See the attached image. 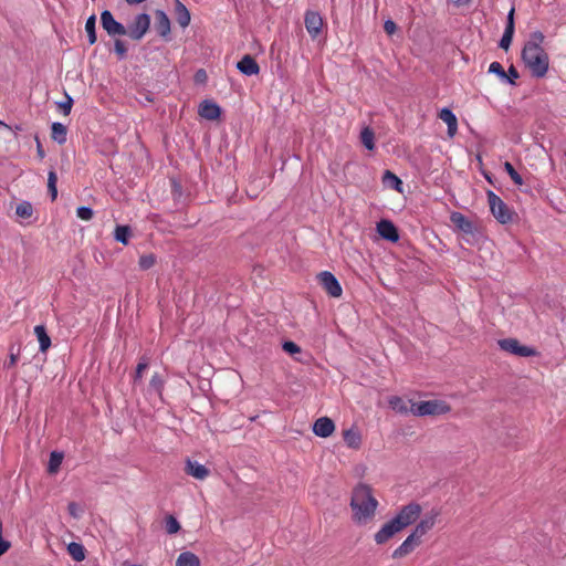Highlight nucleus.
<instances>
[{
	"instance_id": "obj_36",
	"label": "nucleus",
	"mask_w": 566,
	"mask_h": 566,
	"mask_svg": "<svg viewBox=\"0 0 566 566\" xmlns=\"http://www.w3.org/2000/svg\"><path fill=\"white\" fill-rule=\"evenodd\" d=\"M504 169L505 171L509 174V176L511 177V179L513 180V182L517 186H522L523 185V178L521 177V175L515 170V168L513 167V165L509 161H505L504 163Z\"/></svg>"
},
{
	"instance_id": "obj_32",
	"label": "nucleus",
	"mask_w": 566,
	"mask_h": 566,
	"mask_svg": "<svg viewBox=\"0 0 566 566\" xmlns=\"http://www.w3.org/2000/svg\"><path fill=\"white\" fill-rule=\"evenodd\" d=\"M374 139H375V134H374L373 129H370L369 127H365L360 133V142L363 143V145L367 149L373 150L375 148Z\"/></svg>"
},
{
	"instance_id": "obj_11",
	"label": "nucleus",
	"mask_w": 566,
	"mask_h": 566,
	"mask_svg": "<svg viewBox=\"0 0 566 566\" xmlns=\"http://www.w3.org/2000/svg\"><path fill=\"white\" fill-rule=\"evenodd\" d=\"M305 28L308 34L315 39L322 31L323 18L315 11H307L304 19Z\"/></svg>"
},
{
	"instance_id": "obj_40",
	"label": "nucleus",
	"mask_w": 566,
	"mask_h": 566,
	"mask_svg": "<svg viewBox=\"0 0 566 566\" xmlns=\"http://www.w3.org/2000/svg\"><path fill=\"white\" fill-rule=\"evenodd\" d=\"M180 530V524L172 515L166 518V531L168 534H176Z\"/></svg>"
},
{
	"instance_id": "obj_3",
	"label": "nucleus",
	"mask_w": 566,
	"mask_h": 566,
	"mask_svg": "<svg viewBox=\"0 0 566 566\" xmlns=\"http://www.w3.org/2000/svg\"><path fill=\"white\" fill-rule=\"evenodd\" d=\"M450 405L442 399L411 402L410 412L417 417L441 416L450 412Z\"/></svg>"
},
{
	"instance_id": "obj_46",
	"label": "nucleus",
	"mask_w": 566,
	"mask_h": 566,
	"mask_svg": "<svg viewBox=\"0 0 566 566\" xmlns=\"http://www.w3.org/2000/svg\"><path fill=\"white\" fill-rule=\"evenodd\" d=\"M283 349L285 353L290 355H294L301 352V348L297 344L294 342L287 340L283 343Z\"/></svg>"
},
{
	"instance_id": "obj_22",
	"label": "nucleus",
	"mask_w": 566,
	"mask_h": 566,
	"mask_svg": "<svg viewBox=\"0 0 566 566\" xmlns=\"http://www.w3.org/2000/svg\"><path fill=\"white\" fill-rule=\"evenodd\" d=\"M343 438L348 448L358 449L361 444V434L356 429H347L343 432Z\"/></svg>"
},
{
	"instance_id": "obj_53",
	"label": "nucleus",
	"mask_w": 566,
	"mask_h": 566,
	"mask_svg": "<svg viewBox=\"0 0 566 566\" xmlns=\"http://www.w3.org/2000/svg\"><path fill=\"white\" fill-rule=\"evenodd\" d=\"M17 361H18V355L11 352L9 361L6 364V367L9 368V367L15 365Z\"/></svg>"
},
{
	"instance_id": "obj_7",
	"label": "nucleus",
	"mask_w": 566,
	"mask_h": 566,
	"mask_svg": "<svg viewBox=\"0 0 566 566\" xmlns=\"http://www.w3.org/2000/svg\"><path fill=\"white\" fill-rule=\"evenodd\" d=\"M501 349L514 354L520 357H531L536 355V350L532 347L521 345L515 338H504L499 340Z\"/></svg>"
},
{
	"instance_id": "obj_2",
	"label": "nucleus",
	"mask_w": 566,
	"mask_h": 566,
	"mask_svg": "<svg viewBox=\"0 0 566 566\" xmlns=\"http://www.w3.org/2000/svg\"><path fill=\"white\" fill-rule=\"evenodd\" d=\"M543 41L542 32H533L522 50V60L535 77H544L549 66L548 54L542 48Z\"/></svg>"
},
{
	"instance_id": "obj_54",
	"label": "nucleus",
	"mask_w": 566,
	"mask_h": 566,
	"mask_svg": "<svg viewBox=\"0 0 566 566\" xmlns=\"http://www.w3.org/2000/svg\"><path fill=\"white\" fill-rule=\"evenodd\" d=\"M449 1L457 7L468 6L471 2V0H449Z\"/></svg>"
},
{
	"instance_id": "obj_52",
	"label": "nucleus",
	"mask_w": 566,
	"mask_h": 566,
	"mask_svg": "<svg viewBox=\"0 0 566 566\" xmlns=\"http://www.w3.org/2000/svg\"><path fill=\"white\" fill-rule=\"evenodd\" d=\"M195 78L197 82L203 83L207 78V74H206L205 70H198L195 75Z\"/></svg>"
},
{
	"instance_id": "obj_41",
	"label": "nucleus",
	"mask_w": 566,
	"mask_h": 566,
	"mask_svg": "<svg viewBox=\"0 0 566 566\" xmlns=\"http://www.w3.org/2000/svg\"><path fill=\"white\" fill-rule=\"evenodd\" d=\"M489 72L496 74L502 81L507 77V74L499 62H492L489 66Z\"/></svg>"
},
{
	"instance_id": "obj_14",
	"label": "nucleus",
	"mask_w": 566,
	"mask_h": 566,
	"mask_svg": "<svg viewBox=\"0 0 566 566\" xmlns=\"http://www.w3.org/2000/svg\"><path fill=\"white\" fill-rule=\"evenodd\" d=\"M334 430L335 424L328 417H321L313 424V432L317 437L327 438L334 432Z\"/></svg>"
},
{
	"instance_id": "obj_55",
	"label": "nucleus",
	"mask_w": 566,
	"mask_h": 566,
	"mask_svg": "<svg viewBox=\"0 0 566 566\" xmlns=\"http://www.w3.org/2000/svg\"><path fill=\"white\" fill-rule=\"evenodd\" d=\"M126 1H127V3H129V4H133V3H142V2H144L145 0H126Z\"/></svg>"
},
{
	"instance_id": "obj_17",
	"label": "nucleus",
	"mask_w": 566,
	"mask_h": 566,
	"mask_svg": "<svg viewBox=\"0 0 566 566\" xmlns=\"http://www.w3.org/2000/svg\"><path fill=\"white\" fill-rule=\"evenodd\" d=\"M221 109L220 107L210 101H203L199 106V115L202 118L214 120L220 117Z\"/></svg>"
},
{
	"instance_id": "obj_31",
	"label": "nucleus",
	"mask_w": 566,
	"mask_h": 566,
	"mask_svg": "<svg viewBox=\"0 0 566 566\" xmlns=\"http://www.w3.org/2000/svg\"><path fill=\"white\" fill-rule=\"evenodd\" d=\"M130 234L132 230L128 226H117L114 231L115 240L125 245L128 244Z\"/></svg>"
},
{
	"instance_id": "obj_29",
	"label": "nucleus",
	"mask_w": 566,
	"mask_h": 566,
	"mask_svg": "<svg viewBox=\"0 0 566 566\" xmlns=\"http://www.w3.org/2000/svg\"><path fill=\"white\" fill-rule=\"evenodd\" d=\"M67 552L72 556V558L76 562H82L85 559V549L82 544L78 543H70L67 546Z\"/></svg>"
},
{
	"instance_id": "obj_51",
	"label": "nucleus",
	"mask_w": 566,
	"mask_h": 566,
	"mask_svg": "<svg viewBox=\"0 0 566 566\" xmlns=\"http://www.w3.org/2000/svg\"><path fill=\"white\" fill-rule=\"evenodd\" d=\"M67 507H69V512H70V514H71L73 517H76V518H77V517L80 516V514H78V506H77V504H76V503L72 502V503H70V504H69V506H67Z\"/></svg>"
},
{
	"instance_id": "obj_24",
	"label": "nucleus",
	"mask_w": 566,
	"mask_h": 566,
	"mask_svg": "<svg viewBox=\"0 0 566 566\" xmlns=\"http://www.w3.org/2000/svg\"><path fill=\"white\" fill-rule=\"evenodd\" d=\"M34 334L40 344V352L45 353L51 346V338L46 333V329L43 325H36L34 327Z\"/></svg>"
},
{
	"instance_id": "obj_49",
	"label": "nucleus",
	"mask_w": 566,
	"mask_h": 566,
	"mask_svg": "<svg viewBox=\"0 0 566 566\" xmlns=\"http://www.w3.org/2000/svg\"><path fill=\"white\" fill-rule=\"evenodd\" d=\"M11 544L9 541H6L3 537L0 538V556H2L9 548Z\"/></svg>"
},
{
	"instance_id": "obj_45",
	"label": "nucleus",
	"mask_w": 566,
	"mask_h": 566,
	"mask_svg": "<svg viewBox=\"0 0 566 566\" xmlns=\"http://www.w3.org/2000/svg\"><path fill=\"white\" fill-rule=\"evenodd\" d=\"M155 256L153 254L143 255L139 259V266L143 270L150 269L155 264Z\"/></svg>"
},
{
	"instance_id": "obj_8",
	"label": "nucleus",
	"mask_w": 566,
	"mask_h": 566,
	"mask_svg": "<svg viewBox=\"0 0 566 566\" xmlns=\"http://www.w3.org/2000/svg\"><path fill=\"white\" fill-rule=\"evenodd\" d=\"M101 23L109 36L126 35V27L116 21L111 11L104 10L101 13Z\"/></svg>"
},
{
	"instance_id": "obj_39",
	"label": "nucleus",
	"mask_w": 566,
	"mask_h": 566,
	"mask_svg": "<svg viewBox=\"0 0 566 566\" xmlns=\"http://www.w3.org/2000/svg\"><path fill=\"white\" fill-rule=\"evenodd\" d=\"M513 34H514V30H512L511 28L504 30V33H503L500 44H499L501 49L507 50L510 48V45L512 43Z\"/></svg>"
},
{
	"instance_id": "obj_57",
	"label": "nucleus",
	"mask_w": 566,
	"mask_h": 566,
	"mask_svg": "<svg viewBox=\"0 0 566 566\" xmlns=\"http://www.w3.org/2000/svg\"><path fill=\"white\" fill-rule=\"evenodd\" d=\"M38 153H39V155H40L41 157H43V155H44V154H43V150L41 149V147H40V146H39V148H38Z\"/></svg>"
},
{
	"instance_id": "obj_37",
	"label": "nucleus",
	"mask_w": 566,
	"mask_h": 566,
	"mask_svg": "<svg viewBox=\"0 0 566 566\" xmlns=\"http://www.w3.org/2000/svg\"><path fill=\"white\" fill-rule=\"evenodd\" d=\"M57 177L54 171H50L48 176V189L51 195L52 200L56 199L57 189H56Z\"/></svg>"
},
{
	"instance_id": "obj_50",
	"label": "nucleus",
	"mask_w": 566,
	"mask_h": 566,
	"mask_svg": "<svg viewBox=\"0 0 566 566\" xmlns=\"http://www.w3.org/2000/svg\"><path fill=\"white\" fill-rule=\"evenodd\" d=\"M514 30V9L512 8L507 14V22L505 29Z\"/></svg>"
},
{
	"instance_id": "obj_26",
	"label": "nucleus",
	"mask_w": 566,
	"mask_h": 566,
	"mask_svg": "<svg viewBox=\"0 0 566 566\" xmlns=\"http://www.w3.org/2000/svg\"><path fill=\"white\" fill-rule=\"evenodd\" d=\"M382 184L390 189L402 191V181L390 170H386L382 176Z\"/></svg>"
},
{
	"instance_id": "obj_18",
	"label": "nucleus",
	"mask_w": 566,
	"mask_h": 566,
	"mask_svg": "<svg viewBox=\"0 0 566 566\" xmlns=\"http://www.w3.org/2000/svg\"><path fill=\"white\" fill-rule=\"evenodd\" d=\"M185 471L197 480H205L209 475V470L197 461L187 460Z\"/></svg>"
},
{
	"instance_id": "obj_35",
	"label": "nucleus",
	"mask_w": 566,
	"mask_h": 566,
	"mask_svg": "<svg viewBox=\"0 0 566 566\" xmlns=\"http://www.w3.org/2000/svg\"><path fill=\"white\" fill-rule=\"evenodd\" d=\"M63 460V454L60 452H52L49 460V467L48 470L50 473H55Z\"/></svg>"
},
{
	"instance_id": "obj_5",
	"label": "nucleus",
	"mask_w": 566,
	"mask_h": 566,
	"mask_svg": "<svg viewBox=\"0 0 566 566\" xmlns=\"http://www.w3.org/2000/svg\"><path fill=\"white\" fill-rule=\"evenodd\" d=\"M421 505L411 502L407 505H403L398 513L396 514L392 520L395 523L399 526V528L402 531L403 528L408 527L409 525L413 524L421 515Z\"/></svg>"
},
{
	"instance_id": "obj_38",
	"label": "nucleus",
	"mask_w": 566,
	"mask_h": 566,
	"mask_svg": "<svg viewBox=\"0 0 566 566\" xmlns=\"http://www.w3.org/2000/svg\"><path fill=\"white\" fill-rule=\"evenodd\" d=\"M147 367H148V359L146 357H142L136 367L134 384L142 380L143 373L147 369Z\"/></svg>"
},
{
	"instance_id": "obj_25",
	"label": "nucleus",
	"mask_w": 566,
	"mask_h": 566,
	"mask_svg": "<svg viewBox=\"0 0 566 566\" xmlns=\"http://www.w3.org/2000/svg\"><path fill=\"white\" fill-rule=\"evenodd\" d=\"M199 557L191 552H182L176 559V566H200Z\"/></svg>"
},
{
	"instance_id": "obj_9",
	"label": "nucleus",
	"mask_w": 566,
	"mask_h": 566,
	"mask_svg": "<svg viewBox=\"0 0 566 566\" xmlns=\"http://www.w3.org/2000/svg\"><path fill=\"white\" fill-rule=\"evenodd\" d=\"M440 515V511L432 509L430 512L426 513L422 518L418 522L412 533L421 539L422 536H424L429 531H431L437 520Z\"/></svg>"
},
{
	"instance_id": "obj_43",
	"label": "nucleus",
	"mask_w": 566,
	"mask_h": 566,
	"mask_svg": "<svg viewBox=\"0 0 566 566\" xmlns=\"http://www.w3.org/2000/svg\"><path fill=\"white\" fill-rule=\"evenodd\" d=\"M72 105L73 98L69 94H65V101L57 103V107L62 111L64 115H69L71 113Z\"/></svg>"
},
{
	"instance_id": "obj_1",
	"label": "nucleus",
	"mask_w": 566,
	"mask_h": 566,
	"mask_svg": "<svg viewBox=\"0 0 566 566\" xmlns=\"http://www.w3.org/2000/svg\"><path fill=\"white\" fill-rule=\"evenodd\" d=\"M349 505L353 522L363 526L374 521L379 503L373 489L367 484L359 483L352 492Z\"/></svg>"
},
{
	"instance_id": "obj_13",
	"label": "nucleus",
	"mask_w": 566,
	"mask_h": 566,
	"mask_svg": "<svg viewBox=\"0 0 566 566\" xmlns=\"http://www.w3.org/2000/svg\"><path fill=\"white\" fill-rule=\"evenodd\" d=\"M421 539L418 538L413 533H411L402 543L400 546H398L394 553V558H401L409 553H411L419 544Z\"/></svg>"
},
{
	"instance_id": "obj_44",
	"label": "nucleus",
	"mask_w": 566,
	"mask_h": 566,
	"mask_svg": "<svg viewBox=\"0 0 566 566\" xmlns=\"http://www.w3.org/2000/svg\"><path fill=\"white\" fill-rule=\"evenodd\" d=\"M114 51L119 59H124L127 53V46L124 41L116 39L114 41Z\"/></svg>"
},
{
	"instance_id": "obj_6",
	"label": "nucleus",
	"mask_w": 566,
	"mask_h": 566,
	"mask_svg": "<svg viewBox=\"0 0 566 566\" xmlns=\"http://www.w3.org/2000/svg\"><path fill=\"white\" fill-rule=\"evenodd\" d=\"M150 27V17L147 13H139L126 28L127 34L133 40L139 41L144 38Z\"/></svg>"
},
{
	"instance_id": "obj_33",
	"label": "nucleus",
	"mask_w": 566,
	"mask_h": 566,
	"mask_svg": "<svg viewBox=\"0 0 566 566\" xmlns=\"http://www.w3.org/2000/svg\"><path fill=\"white\" fill-rule=\"evenodd\" d=\"M164 385L165 379L158 373H155L149 381V390L160 396Z\"/></svg>"
},
{
	"instance_id": "obj_47",
	"label": "nucleus",
	"mask_w": 566,
	"mask_h": 566,
	"mask_svg": "<svg viewBox=\"0 0 566 566\" xmlns=\"http://www.w3.org/2000/svg\"><path fill=\"white\" fill-rule=\"evenodd\" d=\"M384 30L388 35H392L397 30V25L392 20H386L384 23Z\"/></svg>"
},
{
	"instance_id": "obj_34",
	"label": "nucleus",
	"mask_w": 566,
	"mask_h": 566,
	"mask_svg": "<svg viewBox=\"0 0 566 566\" xmlns=\"http://www.w3.org/2000/svg\"><path fill=\"white\" fill-rule=\"evenodd\" d=\"M17 216H19L22 219H28L33 213L32 205L28 201H23L17 206L15 209Z\"/></svg>"
},
{
	"instance_id": "obj_27",
	"label": "nucleus",
	"mask_w": 566,
	"mask_h": 566,
	"mask_svg": "<svg viewBox=\"0 0 566 566\" xmlns=\"http://www.w3.org/2000/svg\"><path fill=\"white\" fill-rule=\"evenodd\" d=\"M52 138L57 142L60 145L64 144L66 142V127L61 123H53L52 124Z\"/></svg>"
},
{
	"instance_id": "obj_15",
	"label": "nucleus",
	"mask_w": 566,
	"mask_h": 566,
	"mask_svg": "<svg viewBox=\"0 0 566 566\" xmlns=\"http://www.w3.org/2000/svg\"><path fill=\"white\" fill-rule=\"evenodd\" d=\"M377 231L379 235L390 242H396L399 239L398 231L394 223L389 220H381L377 223Z\"/></svg>"
},
{
	"instance_id": "obj_20",
	"label": "nucleus",
	"mask_w": 566,
	"mask_h": 566,
	"mask_svg": "<svg viewBox=\"0 0 566 566\" xmlns=\"http://www.w3.org/2000/svg\"><path fill=\"white\" fill-rule=\"evenodd\" d=\"M175 17L181 28H187L191 20L189 10L179 0H175Z\"/></svg>"
},
{
	"instance_id": "obj_4",
	"label": "nucleus",
	"mask_w": 566,
	"mask_h": 566,
	"mask_svg": "<svg viewBox=\"0 0 566 566\" xmlns=\"http://www.w3.org/2000/svg\"><path fill=\"white\" fill-rule=\"evenodd\" d=\"M488 202L493 217L502 224L513 220L514 212L493 191H488Z\"/></svg>"
},
{
	"instance_id": "obj_42",
	"label": "nucleus",
	"mask_w": 566,
	"mask_h": 566,
	"mask_svg": "<svg viewBox=\"0 0 566 566\" xmlns=\"http://www.w3.org/2000/svg\"><path fill=\"white\" fill-rule=\"evenodd\" d=\"M76 216L84 221H90L93 218L94 212L90 207L82 206L77 208Z\"/></svg>"
},
{
	"instance_id": "obj_30",
	"label": "nucleus",
	"mask_w": 566,
	"mask_h": 566,
	"mask_svg": "<svg viewBox=\"0 0 566 566\" xmlns=\"http://www.w3.org/2000/svg\"><path fill=\"white\" fill-rule=\"evenodd\" d=\"M85 31L87 33L88 43L92 45L96 42V17L92 14L85 23Z\"/></svg>"
},
{
	"instance_id": "obj_16",
	"label": "nucleus",
	"mask_w": 566,
	"mask_h": 566,
	"mask_svg": "<svg viewBox=\"0 0 566 566\" xmlns=\"http://www.w3.org/2000/svg\"><path fill=\"white\" fill-rule=\"evenodd\" d=\"M238 70L248 76L256 75L260 72V66L256 61L249 54H245L238 63Z\"/></svg>"
},
{
	"instance_id": "obj_12",
	"label": "nucleus",
	"mask_w": 566,
	"mask_h": 566,
	"mask_svg": "<svg viewBox=\"0 0 566 566\" xmlns=\"http://www.w3.org/2000/svg\"><path fill=\"white\" fill-rule=\"evenodd\" d=\"M400 531L399 526L391 518L380 527V530L375 534L374 539L377 544L381 545L388 542Z\"/></svg>"
},
{
	"instance_id": "obj_56",
	"label": "nucleus",
	"mask_w": 566,
	"mask_h": 566,
	"mask_svg": "<svg viewBox=\"0 0 566 566\" xmlns=\"http://www.w3.org/2000/svg\"><path fill=\"white\" fill-rule=\"evenodd\" d=\"M1 127L9 129V126L4 122H2V120H0V128Z\"/></svg>"
},
{
	"instance_id": "obj_48",
	"label": "nucleus",
	"mask_w": 566,
	"mask_h": 566,
	"mask_svg": "<svg viewBox=\"0 0 566 566\" xmlns=\"http://www.w3.org/2000/svg\"><path fill=\"white\" fill-rule=\"evenodd\" d=\"M517 78H518V72L516 71V69L514 66H511L509 69L507 77L504 81L509 82L510 84H515V80H517Z\"/></svg>"
},
{
	"instance_id": "obj_21",
	"label": "nucleus",
	"mask_w": 566,
	"mask_h": 566,
	"mask_svg": "<svg viewBox=\"0 0 566 566\" xmlns=\"http://www.w3.org/2000/svg\"><path fill=\"white\" fill-rule=\"evenodd\" d=\"M156 18V30L160 36H167L170 33V20L168 15L161 11L157 10L155 13Z\"/></svg>"
},
{
	"instance_id": "obj_28",
	"label": "nucleus",
	"mask_w": 566,
	"mask_h": 566,
	"mask_svg": "<svg viewBox=\"0 0 566 566\" xmlns=\"http://www.w3.org/2000/svg\"><path fill=\"white\" fill-rule=\"evenodd\" d=\"M389 406L399 413H408L410 412V408L408 407V402L405 401L401 397L392 396L388 400Z\"/></svg>"
},
{
	"instance_id": "obj_23",
	"label": "nucleus",
	"mask_w": 566,
	"mask_h": 566,
	"mask_svg": "<svg viewBox=\"0 0 566 566\" xmlns=\"http://www.w3.org/2000/svg\"><path fill=\"white\" fill-rule=\"evenodd\" d=\"M452 223L465 233H471L473 230L472 222L460 212H453L451 214Z\"/></svg>"
},
{
	"instance_id": "obj_10",
	"label": "nucleus",
	"mask_w": 566,
	"mask_h": 566,
	"mask_svg": "<svg viewBox=\"0 0 566 566\" xmlns=\"http://www.w3.org/2000/svg\"><path fill=\"white\" fill-rule=\"evenodd\" d=\"M318 281L323 289L333 297H339L343 293L337 279L328 271H323L318 275Z\"/></svg>"
},
{
	"instance_id": "obj_19",
	"label": "nucleus",
	"mask_w": 566,
	"mask_h": 566,
	"mask_svg": "<svg viewBox=\"0 0 566 566\" xmlns=\"http://www.w3.org/2000/svg\"><path fill=\"white\" fill-rule=\"evenodd\" d=\"M439 118L448 126L449 137H453L458 130V119L451 109L444 107L439 113Z\"/></svg>"
}]
</instances>
